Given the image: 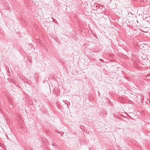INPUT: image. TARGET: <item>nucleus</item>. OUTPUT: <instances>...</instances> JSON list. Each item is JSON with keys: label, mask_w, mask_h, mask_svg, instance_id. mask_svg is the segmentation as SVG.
I'll return each instance as SVG.
<instances>
[{"label": "nucleus", "mask_w": 150, "mask_h": 150, "mask_svg": "<svg viewBox=\"0 0 150 150\" xmlns=\"http://www.w3.org/2000/svg\"><path fill=\"white\" fill-rule=\"evenodd\" d=\"M34 77L35 80H37L39 78V76H38V74L36 73H35L34 74Z\"/></svg>", "instance_id": "1"}, {"label": "nucleus", "mask_w": 150, "mask_h": 150, "mask_svg": "<svg viewBox=\"0 0 150 150\" xmlns=\"http://www.w3.org/2000/svg\"><path fill=\"white\" fill-rule=\"evenodd\" d=\"M99 61L100 62H103V60L102 59H99Z\"/></svg>", "instance_id": "2"}, {"label": "nucleus", "mask_w": 150, "mask_h": 150, "mask_svg": "<svg viewBox=\"0 0 150 150\" xmlns=\"http://www.w3.org/2000/svg\"><path fill=\"white\" fill-rule=\"evenodd\" d=\"M54 144L53 143H52V145L53 146H55V144H54Z\"/></svg>", "instance_id": "3"}, {"label": "nucleus", "mask_w": 150, "mask_h": 150, "mask_svg": "<svg viewBox=\"0 0 150 150\" xmlns=\"http://www.w3.org/2000/svg\"><path fill=\"white\" fill-rule=\"evenodd\" d=\"M10 107H12V106H13V105H10Z\"/></svg>", "instance_id": "4"}, {"label": "nucleus", "mask_w": 150, "mask_h": 150, "mask_svg": "<svg viewBox=\"0 0 150 150\" xmlns=\"http://www.w3.org/2000/svg\"><path fill=\"white\" fill-rule=\"evenodd\" d=\"M82 126H80V128H81V129H82V128H82Z\"/></svg>", "instance_id": "5"}, {"label": "nucleus", "mask_w": 150, "mask_h": 150, "mask_svg": "<svg viewBox=\"0 0 150 150\" xmlns=\"http://www.w3.org/2000/svg\"><path fill=\"white\" fill-rule=\"evenodd\" d=\"M56 132H57V133H59V132H57V130H56Z\"/></svg>", "instance_id": "6"}, {"label": "nucleus", "mask_w": 150, "mask_h": 150, "mask_svg": "<svg viewBox=\"0 0 150 150\" xmlns=\"http://www.w3.org/2000/svg\"><path fill=\"white\" fill-rule=\"evenodd\" d=\"M6 137H7V139H8L7 137H8V136H7V135H6Z\"/></svg>", "instance_id": "7"}]
</instances>
